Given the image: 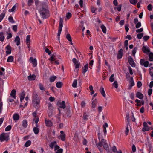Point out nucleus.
<instances>
[{"label": "nucleus", "mask_w": 153, "mask_h": 153, "mask_svg": "<svg viewBox=\"0 0 153 153\" xmlns=\"http://www.w3.org/2000/svg\"><path fill=\"white\" fill-rule=\"evenodd\" d=\"M46 2H42L41 4V7L40 8L39 12L43 19H46L50 16L48 6V0Z\"/></svg>", "instance_id": "f257e3e1"}, {"label": "nucleus", "mask_w": 153, "mask_h": 153, "mask_svg": "<svg viewBox=\"0 0 153 153\" xmlns=\"http://www.w3.org/2000/svg\"><path fill=\"white\" fill-rule=\"evenodd\" d=\"M96 146L100 152L103 151V149L101 148L102 146L105 150H109V147L106 143V140L103 139H102L101 141L100 140L98 143L96 144Z\"/></svg>", "instance_id": "f03ea898"}, {"label": "nucleus", "mask_w": 153, "mask_h": 153, "mask_svg": "<svg viewBox=\"0 0 153 153\" xmlns=\"http://www.w3.org/2000/svg\"><path fill=\"white\" fill-rule=\"evenodd\" d=\"M32 102L34 106L36 108H38V105H39L40 103V100L39 99V97L37 94L34 95L33 97V99L32 100Z\"/></svg>", "instance_id": "7ed1b4c3"}, {"label": "nucleus", "mask_w": 153, "mask_h": 153, "mask_svg": "<svg viewBox=\"0 0 153 153\" xmlns=\"http://www.w3.org/2000/svg\"><path fill=\"white\" fill-rule=\"evenodd\" d=\"M9 134L7 133H3L0 135V140L1 142L4 141H7L9 139Z\"/></svg>", "instance_id": "20e7f679"}, {"label": "nucleus", "mask_w": 153, "mask_h": 153, "mask_svg": "<svg viewBox=\"0 0 153 153\" xmlns=\"http://www.w3.org/2000/svg\"><path fill=\"white\" fill-rule=\"evenodd\" d=\"M63 21L62 18H60V21L59 22V27L58 32V36L59 37L61 31L62 30V28L63 27Z\"/></svg>", "instance_id": "39448f33"}, {"label": "nucleus", "mask_w": 153, "mask_h": 153, "mask_svg": "<svg viewBox=\"0 0 153 153\" xmlns=\"http://www.w3.org/2000/svg\"><path fill=\"white\" fill-rule=\"evenodd\" d=\"M57 105L59 108H61L64 109L66 107L65 103L64 101H62V102L59 101L57 102Z\"/></svg>", "instance_id": "423d86ee"}, {"label": "nucleus", "mask_w": 153, "mask_h": 153, "mask_svg": "<svg viewBox=\"0 0 153 153\" xmlns=\"http://www.w3.org/2000/svg\"><path fill=\"white\" fill-rule=\"evenodd\" d=\"M129 64L132 67L135 66V64L134 62L133 59L131 56H129L128 59Z\"/></svg>", "instance_id": "0eeeda50"}, {"label": "nucleus", "mask_w": 153, "mask_h": 153, "mask_svg": "<svg viewBox=\"0 0 153 153\" xmlns=\"http://www.w3.org/2000/svg\"><path fill=\"white\" fill-rule=\"evenodd\" d=\"M6 49L7 51H6V53L7 55L10 54L11 53L12 48L9 45H8L6 47Z\"/></svg>", "instance_id": "6e6552de"}, {"label": "nucleus", "mask_w": 153, "mask_h": 153, "mask_svg": "<svg viewBox=\"0 0 153 153\" xmlns=\"http://www.w3.org/2000/svg\"><path fill=\"white\" fill-rule=\"evenodd\" d=\"M149 130V128L148 126L146 123L145 122H143V127L142 131H147Z\"/></svg>", "instance_id": "1a4fd4ad"}, {"label": "nucleus", "mask_w": 153, "mask_h": 153, "mask_svg": "<svg viewBox=\"0 0 153 153\" xmlns=\"http://www.w3.org/2000/svg\"><path fill=\"white\" fill-rule=\"evenodd\" d=\"M134 85V83L133 80V78L131 77L130 78L129 82V85L128 87V89H131L132 87Z\"/></svg>", "instance_id": "9d476101"}, {"label": "nucleus", "mask_w": 153, "mask_h": 153, "mask_svg": "<svg viewBox=\"0 0 153 153\" xmlns=\"http://www.w3.org/2000/svg\"><path fill=\"white\" fill-rule=\"evenodd\" d=\"M45 123L46 126L47 127H51L52 126L53 123L51 121L46 118L45 119Z\"/></svg>", "instance_id": "9b49d317"}, {"label": "nucleus", "mask_w": 153, "mask_h": 153, "mask_svg": "<svg viewBox=\"0 0 153 153\" xmlns=\"http://www.w3.org/2000/svg\"><path fill=\"white\" fill-rule=\"evenodd\" d=\"M30 62L32 63L34 67H36L37 65V62L36 59H33V57L30 58Z\"/></svg>", "instance_id": "f8f14e48"}, {"label": "nucleus", "mask_w": 153, "mask_h": 153, "mask_svg": "<svg viewBox=\"0 0 153 153\" xmlns=\"http://www.w3.org/2000/svg\"><path fill=\"white\" fill-rule=\"evenodd\" d=\"M99 91L102 96L105 98L106 97V94L104 88L102 87H101Z\"/></svg>", "instance_id": "ddd939ff"}, {"label": "nucleus", "mask_w": 153, "mask_h": 153, "mask_svg": "<svg viewBox=\"0 0 153 153\" xmlns=\"http://www.w3.org/2000/svg\"><path fill=\"white\" fill-rule=\"evenodd\" d=\"M73 62L74 65H75V68H78L79 67V65L78 62L77 61L76 59L75 58H74L73 59Z\"/></svg>", "instance_id": "4468645a"}, {"label": "nucleus", "mask_w": 153, "mask_h": 153, "mask_svg": "<svg viewBox=\"0 0 153 153\" xmlns=\"http://www.w3.org/2000/svg\"><path fill=\"white\" fill-rule=\"evenodd\" d=\"M61 135L60 136L61 140L63 141H64L65 140V135L63 131H60Z\"/></svg>", "instance_id": "2eb2a0df"}, {"label": "nucleus", "mask_w": 153, "mask_h": 153, "mask_svg": "<svg viewBox=\"0 0 153 153\" xmlns=\"http://www.w3.org/2000/svg\"><path fill=\"white\" fill-rule=\"evenodd\" d=\"M123 54V50L120 49L118 51L117 54V58L118 59L122 58Z\"/></svg>", "instance_id": "dca6fc26"}, {"label": "nucleus", "mask_w": 153, "mask_h": 153, "mask_svg": "<svg viewBox=\"0 0 153 153\" xmlns=\"http://www.w3.org/2000/svg\"><path fill=\"white\" fill-rule=\"evenodd\" d=\"M16 91L15 89L13 90L11 92L10 96L12 97L13 98L16 99Z\"/></svg>", "instance_id": "f3484780"}, {"label": "nucleus", "mask_w": 153, "mask_h": 153, "mask_svg": "<svg viewBox=\"0 0 153 153\" xmlns=\"http://www.w3.org/2000/svg\"><path fill=\"white\" fill-rule=\"evenodd\" d=\"M6 11V9L3 10L2 13L0 15V22H1L5 16Z\"/></svg>", "instance_id": "a211bd4d"}, {"label": "nucleus", "mask_w": 153, "mask_h": 153, "mask_svg": "<svg viewBox=\"0 0 153 153\" xmlns=\"http://www.w3.org/2000/svg\"><path fill=\"white\" fill-rule=\"evenodd\" d=\"M136 96L138 98L142 99L143 98V95L141 92H138L136 94Z\"/></svg>", "instance_id": "6ab92c4d"}, {"label": "nucleus", "mask_w": 153, "mask_h": 153, "mask_svg": "<svg viewBox=\"0 0 153 153\" xmlns=\"http://www.w3.org/2000/svg\"><path fill=\"white\" fill-rule=\"evenodd\" d=\"M36 76L35 74L30 75L28 76V79L30 81L34 80L35 79Z\"/></svg>", "instance_id": "aec40b11"}, {"label": "nucleus", "mask_w": 153, "mask_h": 153, "mask_svg": "<svg viewBox=\"0 0 153 153\" xmlns=\"http://www.w3.org/2000/svg\"><path fill=\"white\" fill-rule=\"evenodd\" d=\"M14 42L16 43L17 46L19 45L20 44V39L19 36H16L14 40Z\"/></svg>", "instance_id": "412c9836"}, {"label": "nucleus", "mask_w": 153, "mask_h": 153, "mask_svg": "<svg viewBox=\"0 0 153 153\" xmlns=\"http://www.w3.org/2000/svg\"><path fill=\"white\" fill-rule=\"evenodd\" d=\"M88 65L86 64L83 68L82 72L83 74H85V73L87 71L88 69Z\"/></svg>", "instance_id": "4be33fe9"}, {"label": "nucleus", "mask_w": 153, "mask_h": 153, "mask_svg": "<svg viewBox=\"0 0 153 153\" xmlns=\"http://www.w3.org/2000/svg\"><path fill=\"white\" fill-rule=\"evenodd\" d=\"M30 36L28 35L27 36L26 38V43L27 45H30Z\"/></svg>", "instance_id": "5701e85b"}, {"label": "nucleus", "mask_w": 153, "mask_h": 153, "mask_svg": "<svg viewBox=\"0 0 153 153\" xmlns=\"http://www.w3.org/2000/svg\"><path fill=\"white\" fill-rule=\"evenodd\" d=\"M27 120H23L22 123V126L24 128H26L27 126Z\"/></svg>", "instance_id": "b1692460"}, {"label": "nucleus", "mask_w": 153, "mask_h": 153, "mask_svg": "<svg viewBox=\"0 0 153 153\" xmlns=\"http://www.w3.org/2000/svg\"><path fill=\"white\" fill-rule=\"evenodd\" d=\"M13 119L14 120H18L19 119V116L17 113H15L14 114L13 116Z\"/></svg>", "instance_id": "393cba45"}, {"label": "nucleus", "mask_w": 153, "mask_h": 153, "mask_svg": "<svg viewBox=\"0 0 153 153\" xmlns=\"http://www.w3.org/2000/svg\"><path fill=\"white\" fill-rule=\"evenodd\" d=\"M142 50L143 52L145 53H147L150 52V50L148 49V48H146V47L144 46H143L142 48Z\"/></svg>", "instance_id": "a878e982"}, {"label": "nucleus", "mask_w": 153, "mask_h": 153, "mask_svg": "<svg viewBox=\"0 0 153 153\" xmlns=\"http://www.w3.org/2000/svg\"><path fill=\"white\" fill-rule=\"evenodd\" d=\"M33 131L34 133L36 134H38L39 131V129L38 128H37V127H34L33 128Z\"/></svg>", "instance_id": "bb28decb"}, {"label": "nucleus", "mask_w": 153, "mask_h": 153, "mask_svg": "<svg viewBox=\"0 0 153 153\" xmlns=\"http://www.w3.org/2000/svg\"><path fill=\"white\" fill-rule=\"evenodd\" d=\"M149 74L152 77V80H153V67H151L149 70Z\"/></svg>", "instance_id": "cd10ccee"}, {"label": "nucleus", "mask_w": 153, "mask_h": 153, "mask_svg": "<svg viewBox=\"0 0 153 153\" xmlns=\"http://www.w3.org/2000/svg\"><path fill=\"white\" fill-rule=\"evenodd\" d=\"M108 127V124L107 123H105L104 125H103V127L104 128V133L105 134L106 133L107 131L106 128Z\"/></svg>", "instance_id": "c85d7f7f"}, {"label": "nucleus", "mask_w": 153, "mask_h": 153, "mask_svg": "<svg viewBox=\"0 0 153 153\" xmlns=\"http://www.w3.org/2000/svg\"><path fill=\"white\" fill-rule=\"evenodd\" d=\"M97 102V100L96 99H94L92 103V108H94L95 107Z\"/></svg>", "instance_id": "c756f323"}, {"label": "nucleus", "mask_w": 153, "mask_h": 153, "mask_svg": "<svg viewBox=\"0 0 153 153\" xmlns=\"http://www.w3.org/2000/svg\"><path fill=\"white\" fill-rule=\"evenodd\" d=\"M5 37L4 36V34L3 32H0V41L3 42L4 39Z\"/></svg>", "instance_id": "7c9ffc66"}, {"label": "nucleus", "mask_w": 153, "mask_h": 153, "mask_svg": "<svg viewBox=\"0 0 153 153\" xmlns=\"http://www.w3.org/2000/svg\"><path fill=\"white\" fill-rule=\"evenodd\" d=\"M56 76H51L49 78V80L50 82H52L54 81L55 79H56Z\"/></svg>", "instance_id": "2f4dec72"}, {"label": "nucleus", "mask_w": 153, "mask_h": 153, "mask_svg": "<svg viewBox=\"0 0 153 153\" xmlns=\"http://www.w3.org/2000/svg\"><path fill=\"white\" fill-rule=\"evenodd\" d=\"M89 116L87 115L85 112L83 113V119L85 120H87L88 119V117Z\"/></svg>", "instance_id": "473e14b6"}, {"label": "nucleus", "mask_w": 153, "mask_h": 153, "mask_svg": "<svg viewBox=\"0 0 153 153\" xmlns=\"http://www.w3.org/2000/svg\"><path fill=\"white\" fill-rule=\"evenodd\" d=\"M13 57L12 56H10L8 58V59L7 60V61L8 62H11L13 60Z\"/></svg>", "instance_id": "72a5a7b5"}, {"label": "nucleus", "mask_w": 153, "mask_h": 153, "mask_svg": "<svg viewBox=\"0 0 153 153\" xmlns=\"http://www.w3.org/2000/svg\"><path fill=\"white\" fill-rule=\"evenodd\" d=\"M25 94L24 92H23L21 93L20 96V100L21 101H22L25 98Z\"/></svg>", "instance_id": "f704fd0d"}, {"label": "nucleus", "mask_w": 153, "mask_h": 153, "mask_svg": "<svg viewBox=\"0 0 153 153\" xmlns=\"http://www.w3.org/2000/svg\"><path fill=\"white\" fill-rule=\"evenodd\" d=\"M149 60L151 61H153V53L151 52L149 55Z\"/></svg>", "instance_id": "c9c22d12"}, {"label": "nucleus", "mask_w": 153, "mask_h": 153, "mask_svg": "<svg viewBox=\"0 0 153 153\" xmlns=\"http://www.w3.org/2000/svg\"><path fill=\"white\" fill-rule=\"evenodd\" d=\"M4 83L3 80H1V82H0V90H2V91L3 90Z\"/></svg>", "instance_id": "e433bc0d"}, {"label": "nucleus", "mask_w": 153, "mask_h": 153, "mask_svg": "<svg viewBox=\"0 0 153 153\" xmlns=\"http://www.w3.org/2000/svg\"><path fill=\"white\" fill-rule=\"evenodd\" d=\"M77 81L76 79L74 80L72 83V86L74 88H76L77 87Z\"/></svg>", "instance_id": "4c0bfd02"}, {"label": "nucleus", "mask_w": 153, "mask_h": 153, "mask_svg": "<svg viewBox=\"0 0 153 153\" xmlns=\"http://www.w3.org/2000/svg\"><path fill=\"white\" fill-rule=\"evenodd\" d=\"M101 28L102 29L103 32L104 33H105L106 32V29L104 25H102L101 26Z\"/></svg>", "instance_id": "58836bf2"}, {"label": "nucleus", "mask_w": 153, "mask_h": 153, "mask_svg": "<svg viewBox=\"0 0 153 153\" xmlns=\"http://www.w3.org/2000/svg\"><path fill=\"white\" fill-rule=\"evenodd\" d=\"M62 83L61 82H57L56 84V86L58 88H60L62 87Z\"/></svg>", "instance_id": "ea45409f"}, {"label": "nucleus", "mask_w": 153, "mask_h": 153, "mask_svg": "<svg viewBox=\"0 0 153 153\" xmlns=\"http://www.w3.org/2000/svg\"><path fill=\"white\" fill-rule=\"evenodd\" d=\"M39 88L40 90L42 91H45V88H44L43 85L41 83H39Z\"/></svg>", "instance_id": "a19ab883"}, {"label": "nucleus", "mask_w": 153, "mask_h": 153, "mask_svg": "<svg viewBox=\"0 0 153 153\" xmlns=\"http://www.w3.org/2000/svg\"><path fill=\"white\" fill-rule=\"evenodd\" d=\"M114 74H112L110 76L109 79V80L111 82H113L114 81Z\"/></svg>", "instance_id": "79ce46f5"}, {"label": "nucleus", "mask_w": 153, "mask_h": 153, "mask_svg": "<svg viewBox=\"0 0 153 153\" xmlns=\"http://www.w3.org/2000/svg\"><path fill=\"white\" fill-rule=\"evenodd\" d=\"M31 142L30 140L27 141L25 143V146L26 147H28L30 145Z\"/></svg>", "instance_id": "37998d69"}, {"label": "nucleus", "mask_w": 153, "mask_h": 153, "mask_svg": "<svg viewBox=\"0 0 153 153\" xmlns=\"http://www.w3.org/2000/svg\"><path fill=\"white\" fill-rule=\"evenodd\" d=\"M66 114L67 115V117H70L71 116V111H70L68 109H67L66 110Z\"/></svg>", "instance_id": "c03bdc74"}, {"label": "nucleus", "mask_w": 153, "mask_h": 153, "mask_svg": "<svg viewBox=\"0 0 153 153\" xmlns=\"http://www.w3.org/2000/svg\"><path fill=\"white\" fill-rule=\"evenodd\" d=\"M56 143V142L55 141H54L53 142H51L50 144L49 145V147L52 149H53L54 147V145Z\"/></svg>", "instance_id": "a18cd8bd"}, {"label": "nucleus", "mask_w": 153, "mask_h": 153, "mask_svg": "<svg viewBox=\"0 0 153 153\" xmlns=\"http://www.w3.org/2000/svg\"><path fill=\"white\" fill-rule=\"evenodd\" d=\"M112 85L115 88H117L118 87V84L117 81H115L113 83Z\"/></svg>", "instance_id": "49530a36"}, {"label": "nucleus", "mask_w": 153, "mask_h": 153, "mask_svg": "<svg viewBox=\"0 0 153 153\" xmlns=\"http://www.w3.org/2000/svg\"><path fill=\"white\" fill-rule=\"evenodd\" d=\"M137 50V47H135L133 49L132 51V54L134 56H135V53H136Z\"/></svg>", "instance_id": "de8ad7c7"}, {"label": "nucleus", "mask_w": 153, "mask_h": 153, "mask_svg": "<svg viewBox=\"0 0 153 153\" xmlns=\"http://www.w3.org/2000/svg\"><path fill=\"white\" fill-rule=\"evenodd\" d=\"M126 135H127L128 134L129 132V129L128 126V124H127V126L126 128V130L125 131Z\"/></svg>", "instance_id": "09e8293b"}, {"label": "nucleus", "mask_w": 153, "mask_h": 153, "mask_svg": "<svg viewBox=\"0 0 153 153\" xmlns=\"http://www.w3.org/2000/svg\"><path fill=\"white\" fill-rule=\"evenodd\" d=\"M143 36V34L142 33H139L137 34V37L138 39H140L142 38Z\"/></svg>", "instance_id": "8fccbe9b"}, {"label": "nucleus", "mask_w": 153, "mask_h": 153, "mask_svg": "<svg viewBox=\"0 0 153 153\" xmlns=\"http://www.w3.org/2000/svg\"><path fill=\"white\" fill-rule=\"evenodd\" d=\"M66 38L70 42L72 41V39H71V36L69 34H68L66 36Z\"/></svg>", "instance_id": "3c124183"}, {"label": "nucleus", "mask_w": 153, "mask_h": 153, "mask_svg": "<svg viewBox=\"0 0 153 153\" xmlns=\"http://www.w3.org/2000/svg\"><path fill=\"white\" fill-rule=\"evenodd\" d=\"M8 20L9 21L12 23H14L15 21L13 20V18L12 16H10L8 18Z\"/></svg>", "instance_id": "603ef678"}, {"label": "nucleus", "mask_w": 153, "mask_h": 153, "mask_svg": "<svg viewBox=\"0 0 153 153\" xmlns=\"http://www.w3.org/2000/svg\"><path fill=\"white\" fill-rule=\"evenodd\" d=\"M130 2L132 4L135 5L137 3V0H129Z\"/></svg>", "instance_id": "864d4df0"}, {"label": "nucleus", "mask_w": 153, "mask_h": 153, "mask_svg": "<svg viewBox=\"0 0 153 153\" xmlns=\"http://www.w3.org/2000/svg\"><path fill=\"white\" fill-rule=\"evenodd\" d=\"M16 6L15 5L14 6H13V7H12V8L11 9V10H9V12H13L16 9Z\"/></svg>", "instance_id": "5fc2aeb1"}, {"label": "nucleus", "mask_w": 153, "mask_h": 153, "mask_svg": "<svg viewBox=\"0 0 153 153\" xmlns=\"http://www.w3.org/2000/svg\"><path fill=\"white\" fill-rule=\"evenodd\" d=\"M121 7H122V5H119L118 7H117V8H116V7H114V9H116V8H117L118 11H120L121 10Z\"/></svg>", "instance_id": "6e6d98bb"}, {"label": "nucleus", "mask_w": 153, "mask_h": 153, "mask_svg": "<svg viewBox=\"0 0 153 153\" xmlns=\"http://www.w3.org/2000/svg\"><path fill=\"white\" fill-rule=\"evenodd\" d=\"M11 128V126L10 125H9L6 127L5 129V131H8L10 130Z\"/></svg>", "instance_id": "4d7b16f0"}, {"label": "nucleus", "mask_w": 153, "mask_h": 153, "mask_svg": "<svg viewBox=\"0 0 153 153\" xmlns=\"http://www.w3.org/2000/svg\"><path fill=\"white\" fill-rule=\"evenodd\" d=\"M17 25H14L13 26V30L15 32L17 31Z\"/></svg>", "instance_id": "13d9d810"}, {"label": "nucleus", "mask_w": 153, "mask_h": 153, "mask_svg": "<svg viewBox=\"0 0 153 153\" xmlns=\"http://www.w3.org/2000/svg\"><path fill=\"white\" fill-rule=\"evenodd\" d=\"M141 23L140 22H138L137 23L136 25V28H138L141 27Z\"/></svg>", "instance_id": "bf43d9fd"}, {"label": "nucleus", "mask_w": 153, "mask_h": 153, "mask_svg": "<svg viewBox=\"0 0 153 153\" xmlns=\"http://www.w3.org/2000/svg\"><path fill=\"white\" fill-rule=\"evenodd\" d=\"M71 16V14L69 12L66 15V17L68 19Z\"/></svg>", "instance_id": "052dcab7"}, {"label": "nucleus", "mask_w": 153, "mask_h": 153, "mask_svg": "<svg viewBox=\"0 0 153 153\" xmlns=\"http://www.w3.org/2000/svg\"><path fill=\"white\" fill-rule=\"evenodd\" d=\"M149 38V36H145L143 37V39L145 41H147Z\"/></svg>", "instance_id": "680f3d73"}, {"label": "nucleus", "mask_w": 153, "mask_h": 153, "mask_svg": "<svg viewBox=\"0 0 153 153\" xmlns=\"http://www.w3.org/2000/svg\"><path fill=\"white\" fill-rule=\"evenodd\" d=\"M49 59L50 61H53L55 60H56V59L55 58V57H54V56L52 55L51 57Z\"/></svg>", "instance_id": "e2e57ef3"}, {"label": "nucleus", "mask_w": 153, "mask_h": 153, "mask_svg": "<svg viewBox=\"0 0 153 153\" xmlns=\"http://www.w3.org/2000/svg\"><path fill=\"white\" fill-rule=\"evenodd\" d=\"M85 104H86V103L85 101H82L81 103V106L83 108V107H85Z\"/></svg>", "instance_id": "0e129e2a"}, {"label": "nucleus", "mask_w": 153, "mask_h": 153, "mask_svg": "<svg viewBox=\"0 0 153 153\" xmlns=\"http://www.w3.org/2000/svg\"><path fill=\"white\" fill-rule=\"evenodd\" d=\"M137 86L138 88L140 87L142 85V84L140 81H138L137 83Z\"/></svg>", "instance_id": "69168bd1"}, {"label": "nucleus", "mask_w": 153, "mask_h": 153, "mask_svg": "<svg viewBox=\"0 0 153 153\" xmlns=\"http://www.w3.org/2000/svg\"><path fill=\"white\" fill-rule=\"evenodd\" d=\"M112 150L114 152H116L117 151V149L115 146H114L112 147Z\"/></svg>", "instance_id": "338daca9"}, {"label": "nucleus", "mask_w": 153, "mask_h": 153, "mask_svg": "<svg viewBox=\"0 0 153 153\" xmlns=\"http://www.w3.org/2000/svg\"><path fill=\"white\" fill-rule=\"evenodd\" d=\"M149 63V62L148 61H145V62H144V64L143 65L144 66V67H147L148 66Z\"/></svg>", "instance_id": "774afa93"}]
</instances>
